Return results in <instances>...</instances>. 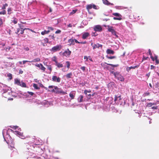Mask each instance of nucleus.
<instances>
[{
	"instance_id": "nucleus-16",
	"label": "nucleus",
	"mask_w": 159,
	"mask_h": 159,
	"mask_svg": "<svg viewBox=\"0 0 159 159\" xmlns=\"http://www.w3.org/2000/svg\"><path fill=\"white\" fill-rule=\"evenodd\" d=\"M93 49H95L96 48H102V45L101 44H100L98 43H97L95 44H94L93 45Z\"/></svg>"
},
{
	"instance_id": "nucleus-4",
	"label": "nucleus",
	"mask_w": 159,
	"mask_h": 159,
	"mask_svg": "<svg viewBox=\"0 0 159 159\" xmlns=\"http://www.w3.org/2000/svg\"><path fill=\"white\" fill-rule=\"evenodd\" d=\"M111 73L113 74L115 77L118 79V80L121 81H123L124 80V78L123 76L118 72H114L113 71H111Z\"/></svg>"
},
{
	"instance_id": "nucleus-64",
	"label": "nucleus",
	"mask_w": 159,
	"mask_h": 159,
	"mask_svg": "<svg viewBox=\"0 0 159 159\" xmlns=\"http://www.w3.org/2000/svg\"><path fill=\"white\" fill-rule=\"evenodd\" d=\"M156 61V63L157 64H158L159 63V61L158 59L155 60Z\"/></svg>"
},
{
	"instance_id": "nucleus-57",
	"label": "nucleus",
	"mask_w": 159,
	"mask_h": 159,
	"mask_svg": "<svg viewBox=\"0 0 159 159\" xmlns=\"http://www.w3.org/2000/svg\"><path fill=\"white\" fill-rule=\"evenodd\" d=\"M3 22L1 18H0V26L2 24Z\"/></svg>"
},
{
	"instance_id": "nucleus-58",
	"label": "nucleus",
	"mask_w": 159,
	"mask_h": 159,
	"mask_svg": "<svg viewBox=\"0 0 159 159\" xmlns=\"http://www.w3.org/2000/svg\"><path fill=\"white\" fill-rule=\"evenodd\" d=\"M27 93H29V94H30L31 95H33L34 94V93L32 92L28 91Z\"/></svg>"
},
{
	"instance_id": "nucleus-41",
	"label": "nucleus",
	"mask_w": 159,
	"mask_h": 159,
	"mask_svg": "<svg viewBox=\"0 0 159 159\" xmlns=\"http://www.w3.org/2000/svg\"><path fill=\"white\" fill-rule=\"evenodd\" d=\"M7 76L9 77V79L10 80H11L12 78V74L11 73H8L7 75Z\"/></svg>"
},
{
	"instance_id": "nucleus-37",
	"label": "nucleus",
	"mask_w": 159,
	"mask_h": 159,
	"mask_svg": "<svg viewBox=\"0 0 159 159\" xmlns=\"http://www.w3.org/2000/svg\"><path fill=\"white\" fill-rule=\"evenodd\" d=\"M113 19L114 20H122L121 17H114Z\"/></svg>"
},
{
	"instance_id": "nucleus-32",
	"label": "nucleus",
	"mask_w": 159,
	"mask_h": 159,
	"mask_svg": "<svg viewBox=\"0 0 159 159\" xmlns=\"http://www.w3.org/2000/svg\"><path fill=\"white\" fill-rule=\"evenodd\" d=\"M47 66L48 69L50 70L49 73L50 74L51 73L52 70V67L50 65H47Z\"/></svg>"
},
{
	"instance_id": "nucleus-45",
	"label": "nucleus",
	"mask_w": 159,
	"mask_h": 159,
	"mask_svg": "<svg viewBox=\"0 0 159 159\" xmlns=\"http://www.w3.org/2000/svg\"><path fill=\"white\" fill-rule=\"evenodd\" d=\"M107 57L108 58V59H114V58H116V57L115 56H107Z\"/></svg>"
},
{
	"instance_id": "nucleus-39",
	"label": "nucleus",
	"mask_w": 159,
	"mask_h": 159,
	"mask_svg": "<svg viewBox=\"0 0 159 159\" xmlns=\"http://www.w3.org/2000/svg\"><path fill=\"white\" fill-rule=\"evenodd\" d=\"M8 6V4L7 3H5L4 4H3V6L2 7V9L4 10L6 9V7H7Z\"/></svg>"
},
{
	"instance_id": "nucleus-55",
	"label": "nucleus",
	"mask_w": 159,
	"mask_h": 159,
	"mask_svg": "<svg viewBox=\"0 0 159 159\" xmlns=\"http://www.w3.org/2000/svg\"><path fill=\"white\" fill-rule=\"evenodd\" d=\"M26 62H30V61H27V60H25V61H23V63L24 64H25Z\"/></svg>"
},
{
	"instance_id": "nucleus-30",
	"label": "nucleus",
	"mask_w": 159,
	"mask_h": 159,
	"mask_svg": "<svg viewBox=\"0 0 159 159\" xmlns=\"http://www.w3.org/2000/svg\"><path fill=\"white\" fill-rule=\"evenodd\" d=\"M92 8L96 10H98L99 8V7L98 6H96L94 4H93L92 5Z\"/></svg>"
},
{
	"instance_id": "nucleus-21",
	"label": "nucleus",
	"mask_w": 159,
	"mask_h": 159,
	"mask_svg": "<svg viewBox=\"0 0 159 159\" xmlns=\"http://www.w3.org/2000/svg\"><path fill=\"white\" fill-rule=\"evenodd\" d=\"M83 97L82 95H80L78 98V101L79 102H83Z\"/></svg>"
},
{
	"instance_id": "nucleus-53",
	"label": "nucleus",
	"mask_w": 159,
	"mask_h": 159,
	"mask_svg": "<svg viewBox=\"0 0 159 159\" xmlns=\"http://www.w3.org/2000/svg\"><path fill=\"white\" fill-rule=\"evenodd\" d=\"M157 108L158 107L157 106H154L152 107V109H157Z\"/></svg>"
},
{
	"instance_id": "nucleus-1",
	"label": "nucleus",
	"mask_w": 159,
	"mask_h": 159,
	"mask_svg": "<svg viewBox=\"0 0 159 159\" xmlns=\"http://www.w3.org/2000/svg\"><path fill=\"white\" fill-rule=\"evenodd\" d=\"M0 89L2 90V96L7 98L11 94V88L2 83H0Z\"/></svg>"
},
{
	"instance_id": "nucleus-2",
	"label": "nucleus",
	"mask_w": 159,
	"mask_h": 159,
	"mask_svg": "<svg viewBox=\"0 0 159 159\" xmlns=\"http://www.w3.org/2000/svg\"><path fill=\"white\" fill-rule=\"evenodd\" d=\"M10 132H13L15 134L18 136L22 139H24L25 138V136L23 135V133L17 131H13L11 129H4L2 131V134L3 136L9 134Z\"/></svg>"
},
{
	"instance_id": "nucleus-63",
	"label": "nucleus",
	"mask_w": 159,
	"mask_h": 159,
	"mask_svg": "<svg viewBox=\"0 0 159 159\" xmlns=\"http://www.w3.org/2000/svg\"><path fill=\"white\" fill-rule=\"evenodd\" d=\"M72 26V25L71 24H69L67 25V27H71Z\"/></svg>"
},
{
	"instance_id": "nucleus-26",
	"label": "nucleus",
	"mask_w": 159,
	"mask_h": 159,
	"mask_svg": "<svg viewBox=\"0 0 159 159\" xmlns=\"http://www.w3.org/2000/svg\"><path fill=\"white\" fill-rule=\"evenodd\" d=\"M40 59L39 58H37L33 59L32 61H30L31 62H37L40 61Z\"/></svg>"
},
{
	"instance_id": "nucleus-50",
	"label": "nucleus",
	"mask_w": 159,
	"mask_h": 159,
	"mask_svg": "<svg viewBox=\"0 0 159 159\" xmlns=\"http://www.w3.org/2000/svg\"><path fill=\"white\" fill-rule=\"evenodd\" d=\"M61 32V30H57L56 32H55V34H58L60 33Z\"/></svg>"
},
{
	"instance_id": "nucleus-33",
	"label": "nucleus",
	"mask_w": 159,
	"mask_h": 159,
	"mask_svg": "<svg viewBox=\"0 0 159 159\" xmlns=\"http://www.w3.org/2000/svg\"><path fill=\"white\" fill-rule=\"evenodd\" d=\"M66 63V67L68 69H69L70 65V63L68 61H67Z\"/></svg>"
},
{
	"instance_id": "nucleus-12",
	"label": "nucleus",
	"mask_w": 159,
	"mask_h": 159,
	"mask_svg": "<svg viewBox=\"0 0 159 159\" xmlns=\"http://www.w3.org/2000/svg\"><path fill=\"white\" fill-rule=\"evenodd\" d=\"M75 94V91H72L70 92V93L69 94V96L71 98V99H74Z\"/></svg>"
},
{
	"instance_id": "nucleus-14",
	"label": "nucleus",
	"mask_w": 159,
	"mask_h": 159,
	"mask_svg": "<svg viewBox=\"0 0 159 159\" xmlns=\"http://www.w3.org/2000/svg\"><path fill=\"white\" fill-rule=\"evenodd\" d=\"M139 66V65H136L135 66L127 67L126 69V70L129 72L131 69H135V68H138Z\"/></svg>"
},
{
	"instance_id": "nucleus-47",
	"label": "nucleus",
	"mask_w": 159,
	"mask_h": 159,
	"mask_svg": "<svg viewBox=\"0 0 159 159\" xmlns=\"http://www.w3.org/2000/svg\"><path fill=\"white\" fill-rule=\"evenodd\" d=\"M98 34L96 32H93L92 34V36H96Z\"/></svg>"
},
{
	"instance_id": "nucleus-48",
	"label": "nucleus",
	"mask_w": 159,
	"mask_h": 159,
	"mask_svg": "<svg viewBox=\"0 0 159 159\" xmlns=\"http://www.w3.org/2000/svg\"><path fill=\"white\" fill-rule=\"evenodd\" d=\"M44 41L46 43H48V38H45L44 39Z\"/></svg>"
},
{
	"instance_id": "nucleus-46",
	"label": "nucleus",
	"mask_w": 159,
	"mask_h": 159,
	"mask_svg": "<svg viewBox=\"0 0 159 159\" xmlns=\"http://www.w3.org/2000/svg\"><path fill=\"white\" fill-rule=\"evenodd\" d=\"M18 25L20 29H23V28L24 27L23 25L21 24H18Z\"/></svg>"
},
{
	"instance_id": "nucleus-51",
	"label": "nucleus",
	"mask_w": 159,
	"mask_h": 159,
	"mask_svg": "<svg viewBox=\"0 0 159 159\" xmlns=\"http://www.w3.org/2000/svg\"><path fill=\"white\" fill-rule=\"evenodd\" d=\"M84 59L86 60V61H87L89 59L88 57L86 56H85L84 57Z\"/></svg>"
},
{
	"instance_id": "nucleus-24",
	"label": "nucleus",
	"mask_w": 159,
	"mask_h": 159,
	"mask_svg": "<svg viewBox=\"0 0 159 159\" xmlns=\"http://www.w3.org/2000/svg\"><path fill=\"white\" fill-rule=\"evenodd\" d=\"M50 31L49 30H45L43 31H42L41 32V34L42 35H44L45 34H48L50 32Z\"/></svg>"
},
{
	"instance_id": "nucleus-38",
	"label": "nucleus",
	"mask_w": 159,
	"mask_h": 159,
	"mask_svg": "<svg viewBox=\"0 0 159 159\" xmlns=\"http://www.w3.org/2000/svg\"><path fill=\"white\" fill-rule=\"evenodd\" d=\"M18 20L16 18H14V20H12V22L14 23V24H16L17 23Z\"/></svg>"
},
{
	"instance_id": "nucleus-35",
	"label": "nucleus",
	"mask_w": 159,
	"mask_h": 159,
	"mask_svg": "<svg viewBox=\"0 0 159 159\" xmlns=\"http://www.w3.org/2000/svg\"><path fill=\"white\" fill-rule=\"evenodd\" d=\"M149 54L151 56V58L152 61H154V57L153 56H152V53L151 52V50L150 49H149L148 50Z\"/></svg>"
},
{
	"instance_id": "nucleus-11",
	"label": "nucleus",
	"mask_w": 159,
	"mask_h": 159,
	"mask_svg": "<svg viewBox=\"0 0 159 159\" xmlns=\"http://www.w3.org/2000/svg\"><path fill=\"white\" fill-rule=\"evenodd\" d=\"M35 66L39 67L40 69L43 70V71H44L45 70L46 68L43 66V65L41 64L40 63L39 64L36 63L35 64H34Z\"/></svg>"
},
{
	"instance_id": "nucleus-3",
	"label": "nucleus",
	"mask_w": 159,
	"mask_h": 159,
	"mask_svg": "<svg viewBox=\"0 0 159 159\" xmlns=\"http://www.w3.org/2000/svg\"><path fill=\"white\" fill-rule=\"evenodd\" d=\"M49 89L54 88V89H52L51 90H48V91L51 92L52 93H56L61 94L63 95H65L67 94L66 92L63 91L62 89L59 88L57 86L51 85L48 86Z\"/></svg>"
},
{
	"instance_id": "nucleus-19",
	"label": "nucleus",
	"mask_w": 159,
	"mask_h": 159,
	"mask_svg": "<svg viewBox=\"0 0 159 159\" xmlns=\"http://www.w3.org/2000/svg\"><path fill=\"white\" fill-rule=\"evenodd\" d=\"M156 104L155 102H149L147 103L146 105V107H152L153 105H155Z\"/></svg>"
},
{
	"instance_id": "nucleus-25",
	"label": "nucleus",
	"mask_w": 159,
	"mask_h": 159,
	"mask_svg": "<svg viewBox=\"0 0 159 159\" xmlns=\"http://www.w3.org/2000/svg\"><path fill=\"white\" fill-rule=\"evenodd\" d=\"M3 138L4 139V140L7 143V141L6 139H11V137L10 136L9 134L5 136H3Z\"/></svg>"
},
{
	"instance_id": "nucleus-7",
	"label": "nucleus",
	"mask_w": 159,
	"mask_h": 159,
	"mask_svg": "<svg viewBox=\"0 0 159 159\" xmlns=\"http://www.w3.org/2000/svg\"><path fill=\"white\" fill-rule=\"evenodd\" d=\"M61 48V45H57L52 47L50 51L52 52H55L60 50Z\"/></svg>"
},
{
	"instance_id": "nucleus-49",
	"label": "nucleus",
	"mask_w": 159,
	"mask_h": 159,
	"mask_svg": "<svg viewBox=\"0 0 159 159\" xmlns=\"http://www.w3.org/2000/svg\"><path fill=\"white\" fill-rule=\"evenodd\" d=\"M85 68H86L84 66L81 67L80 68L81 69L84 71H85Z\"/></svg>"
},
{
	"instance_id": "nucleus-8",
	"label": "nucleus",
	"mask_w": 159,
	"mask_h": 159,
	"mask_svg": "<svg viewBox=\"0 0 159 159\" xmlns=\"http://www.w3.org/2000/svg\"><path fill=\"white\" fill-rule=\"evenodd\" d=\"M93 29L95 32H101L102 30L101 26L99 25H94L93 27Z\"/></svg>"
},
{
	"instance_id": "nucleus-6",
	"label": "nucleus",
	"mask_w": 159,
	"mask_h": 159,
	"mask_svg": "<svg viewBox=\"0 0 159 159\" xmlns=\"http://www.w3.org/2000/svg\"><path fill=\"white\" fill-rule=\"evenodd\" d=\"M107 26L108 27L107 30L109 32H111L112 35H115V38H118V36L116 34V31L114 29H113V27H111L109 25H108Z\"/></svg>"
},
{
	"instance_id": "nucleus-29",
	"label": "nucleus",
	"mask_w": 159,
	"mask_h": 159,
	"mask_svg": "<svg viewBox=\"0 0 159 159\" xmlns=\"http://www.w3.org/2000/svg\"><path fill=\"white\" fill-rule=\"evenodd\" d=\"M33 86L34 88L36 89H40V88L38 86V85L37 84H34L33 85Z\"/></svg>"
},
{
	"instance_id": "nucleus-28",
	"label": "nucleus",
	"mask_w": 159,
	"mask_h": 159,
	"mask_svg": "<svg viewBox=\"0 0 159 159\" xmlns=\"http://www.w3.org/2000/svg\"><path fill=\"white\" fill-rule=\"evenodd\" d=\"M92 4H90L87 5L86 7L87 9L88 10L91 9L92 8Z\"/></svg>"
},
{
	"instance_id": "nucleus-56",
	"label": "nucleus",
	"mask_w": 159,
	"mask_h": 159,
	"mask_svg": "<svg viewBox=\"0 0 159 159\" xmlns=\"http://www.w3.org/2000/svg\"><path fill=\"white\" fill-rule=\"evenodd\" d=\"M48 29L51 30H54V28L50 27H48Z\"/></svg>"
},
{
	"instance_id": "nucleus-15",
	"label": "nucleus",
	"mask_w": 159,
	"mask_h": 159,
	"mask_svg": "<svg viewBox=\"0 0 159 159\" xmlns=\"http://www.w3.org/2000/svg\"><path fill=\"white\" fill-rule=\"evenodd\" d=\"M89 36V34L88 32H85L83 33L82 38L83 39H85Z\"/></svg>"
},
{
	"instance_id": "nucleus-31",
	"label": "nucleus",
	"mask_w": 159,
	"mask_h": 159,
	"mask_svg": "<svg viewBox=\"0 0 159 159\" xmlns=\"http://www.w3.org/2000/svg\"><path fill=\"white\" fill-rule=\"evenodd\" d=\"M7 14H11L12 12V9L11 7H9L8 8L7 10Z\"/></svg>"
},
{
	"instance_id": "nucleus-34",
	"label": "nucleus",
	"mask_w": 159,
	"mask_h": 159,
	"mask_svg": "<svg viewBox=\"0 0 159 159\" xmlns=\"http://www.w3.org/2000/svg\"><path fill=\"white\" fill-rule=\"evenodd\" d=\"M105 63L107 64V65H109L111 66L112 67V68H114L115 67H116L118 66V65H113V64H108V63Z\"/></svg>"
},
{
	"instance_id": "nucleus-9",
	"label": "nucleus",
	"mask_w": 159,
	"mask_h": 159,
	"mask_svg": "<svg viewBox=\"0 0 159 159\" xmlns=\"http://www.w3.org/2000/svg\"><path fill=\"white\" fill-rule=\"evenodd\" d=\"M52 80L55 82L60 83L61 82L60 78L55 75H53L52 78Z\"/></svg>"
},
{
	"instance_id": "nucleus-54",
	"label": "nucleus",
	"mask_w": 159,
	"mask_h": 159,
	"mask_svg": "<svg viewBox=\"0 0 159 159\" xmlns=\"http://www.w3.org/2000/svg\"><path fill=\"white\" fill-rule=\"evenodd\" d=\"M10 127L16 129L17 128V127H18V126H11Z\"/></svg>"
},
{
	"instance_id": "nucleus-61",
	"label": "nucleus",
	"mask_w": 159,
	"mask_h": 159,
	"mask_svg": "<svg viewBox=\"0 0 159 159\" xmlns=\"http://www.w3.org/2000/svg\"><path fill=\"white\" fill-rule=\"evenodd\" d=\"M20 31V28L17 29V32H16V33L17 34H18V33Z\"/></svg>"
},
{
	"instance_id": "nucleus-60",
	"label": "nucleus",
	"mask_w": 159,
	"mask_h": 159,
	"mask_svg": "<svg viewBox=\"0 0 159 159\" xmlns=\"http://www.w3.org/2000/svg\"><path fill=\"white\" fill-rule=\"evenodd\" d=\"M150 72H149L146 75V76L148 78L149 77V76H150Z\"/></svg>"
},
{
	"instance_id": "nucleus-59",
	"label": "nucleus",
	"mask_w": 159,
	"mask_h": 159,
	"mask_svg": "<svg viewBox=\"0 0 159 159\" xmlns=\"http://www.w3.org/2000/svg\"><path fill=\"white\" fill-rule=\"evenodd\" d=\"M74 39V42H75L76 43H80V42L77 41V40L75 39Z\"/></svg>"
},
{
	"instance_id": "nucleus-10",
	"label": "nucleus",
	"mask_w": 159,
	"mask_h": 159,
	"mask_svg": "<svg viewBox=\"0 0 159 159\" xmlns=\"http://www.w3.org/2000/svg\"><path fill=\"white\" fill-rule=\"evenodd\" d=\"M71 53V51H70L68 48H67L63 53V55L66 57H69L70 56Z\"/></svg>"
},
{
	"instance_id": "nucleus-52",
	"label": "nucleus",
	"mask_w": 159,
	"mask_h": 159,
	"mask_svg": "<svg viewBox=\"0 0 159 159\" xmlns=\"http://www.w3.org/2000/svg\"><path fill=\"white\" fill-rule=\"evenodd\" d=\"M20 33L21 34H23L24 32V30H23V29H20Z\"/></svg>"
},
{
	"instance_id": "nucleus-22",
	"label": "nucleus",
	"mask_w": 159,
	"mask_h": 159,
	"mask_svg": "<svg viewBox=\"0 0 159 159\" xmlns=\"http://www.w3.org/2000/svg\"><path fill=\"white\" fill-rule=\"evenodd\" d=\"M72 74L71 72H70L67 74L66 75V77L67 79H69L72 78Z\"/></svg>"
},
{
	"instance_id": "nucleus-44",
	"label": "nucleus",
	"mask_w": 159,
	"mask_h": 159,
	"mask_svg": "<svg viewBox=\"0 0 159 159\" xmlns=\"http://www.w3.org/2000/svg\"><path fill=\"white\" fill-rule=\"evenodd\" d=\"M52 60L55 62V64L56 63V62H57V61L56 57H54L52 58Z\"/></svg>"
},
{
	"instance_id": "nucleus-27",
	"label": "nucleus",
	"mask_w": 159,
	"mask_h": 159,
	"mask_svg": "<svg viewBox=\"0 0 159 159\" xmlns=\"http://www.w3.org/2000/svg\"><path fill=\"white\" fill-rule=\"evenodd\" d=\"M113 16H116L118 17H121V15L118 13H113Z\"/></svg>"
},
{
	"instance_id": "nucleus-20",
	"label": "nucleus",
	"mask_w": 159,
	"mask_h": 159,
	"mask_svg": "<svg viewBox=\"0 0 159 159\" xmlns=\"http://www.w3.org/2000/svg\"><path fill=\"white\" fill-rule=\"evenodd\" d=\"M107 54H113L114 53L113 51L109 49L107 50Z\"/></svg>"
},
{
	"instance_id": "nucleus-17",
	"label": "nucleus",
	"mask_w": 159,
	"mask_h": 159,
	"mask_svg": "<svg viewBox=\"0 0 159 159\" xmlns=\"http://www.w3.org/2000/svg\"><path fill=\"white\" fill-rule=\"evenodd\" d=\"M121 99V97L120 95L115 96L114 101L115 102L116 101L118 102Z\"/></svg>"
},
{
	"instance_id": "nucleus-13",
	"label": "nucleus",
	"mask_w": 159,
	"mask_h": 159,
	"mask_svg": "<svg viewBox=\"0 0 159 159\" xmlns=\"http://www.w3.org/2000/svg\"><path fill=\"white\" fill-rule=\"evenodd\" d=\"M68 43H69V45L71 46L72 45H74L75 43L74 42V40L73 38L70 39L68 40Z\"/></svg>"
},
{
	"instance_id": "nucleus-40",
	"label": "nucleus",
	"mask_w": 159,
	"mask_h": 159,
	"mask_svg": "<svg viewBox=\"0 0 159 159\" xmlns=\"http://www.w3.org/2000/svg\"><path fill=\"white\" fill-rule=\"evenodd\" d=\"M149 94H150L148 92H147L144 93L143 94V96L144 97H146V96H149Z\"/></svg>"
},
{
	"instance_id": "nucleus-62",
	"label": "nucleus",
	"mask_w": 159,
	"mask_h": 159,
	"mask_svg": "<svg viewBox=\"0 0 159 159\" xmlns=\"http://www.w3.org/2000/svg\"><path fill=\"white\" fill-rule=\"evenodd\" d=\"M157 59V56L155 55L154 56V61L156 60Z\"/></svg>"
},
{
	"instance_id": "nucleus-23",
	"label": "nucleus",
	"mask_w": 159,
	"mask_h": 159,
	"mask_svg": "<svg viewBox=\"0 0 159 159\" xmlns=\"http://www.w3.org/2000/svg\"><path fill=\"white\" fill-rule=\"evenodd\" d=\"M55 65L57 66L58 68L62 67H63V65L62 64L58 62H56V63L55 64Z\"/></svg>"
},
{
	"instance_id": "nucleus-43",
	"label": "nucleus",
	"mask_w": 159,
	"mask_h": 159,
	"mask_svg": "<svg viewBox=\"0 0 159 159\" xmlns=\"http://www.w3.org/2000/svg\"><path fill=\"white\" fill-rule=\"evenodd\" d=\"M115 8L118 9H123V8L122 7L118 6H115Z\"/></svg>"
},
{
	"instance_id": "nucleus-36",
	"label": "nucleus",
	"mask_w": 159,
	"mask_h": 159,
	"mask_svg": "<svg viewBox=\"0 0 159 159\" xmlns=\"http://www.w3.org/2000/svg\"><path fill=\"white\" fill-rule=\"evenodd\" d=\"M49 37L50 39H54L55 38L54 34H52L51 35H49Z\"/></svg>"
},
{
	"instance_id": "nucleus-5",
	"label": "nucleus",
	"mask_w": 159,
	"mask_h": 159,
	"mask_svg": "<svg viewBox=\"0 0 159 159\" xmlns=\"http://www.w3.org/2000/svg\"><path fill=\"white\" fill-rule=\"evenodd\" d=\"M14 83L19 86H20L22 87H26V84L22 81H20V80L17 79H15L14 80Z\"/></svg>"
},
{
	"instance_id": "nucleus-18",
	"label": "nucleus",
	"mask_w": 159,
	"mask_h": 159,
	"mask_svg": "<svg viewBox=\"0 0 159 159\" xmlns=\"http://www.w3.org/2000/svg\"><path fill=\"white\" fill-rule=\"evenodd\" d=\"M103 3L106 5H113V4L109 2L107 0H102Z\"/></svg>"
},
{
	"instance_id": "nucleus-42",
	"label": "nucleus",
	"mask_w": 159,
	"mask_h": 159,
	"mask_svg": "<svg viewBox=\"0 0 159 159\" xmlns=\"http://www.w3.org/2000/svg\"><path fill=\"white\" fill-rule=\"evenodd\" d=\"M6 11L4 10L0 12V15H4L6 14Z\"/></svg>"
}]
</instances>
